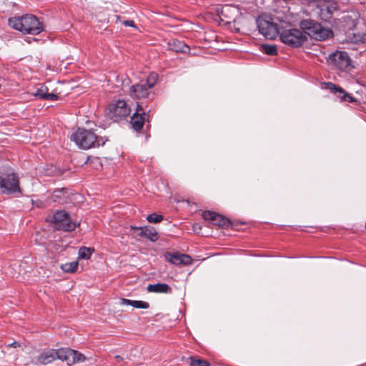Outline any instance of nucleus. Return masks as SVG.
<instances>
[{"mask_svg": "<svg viewBox=\"0 0 366 366\" xmlns=\"http://www.w3.org/2000/svg\"><path fill=\"white\" fill-rule=\"evenodd\" d=\"M9 25L24 34L33 35L38 34L43 30V26L39 19L31 14L10 18Z\"/></svg>", "mask_w": 366, "mask_h": 366, "instance_id": "obj_1", "label": "nucleus"}, {"mask_svg": "<svg viewBox=\"0 0 366 366\" xmlns=\"http://www.w3.org/2000/svg\"><path fill=\"white\" fill-rule=\"evenodd\" d=\"M278 18L285 19V15L284 16H275L274 17L268 15L259 16L256 19L259 32L267 39H274L279 35L280 26L282 24H287V22L281 21Z\"/></svg>", "mask_w": 366, "mask_h": 366, "instance_id": "obj_2", "label": "nucleus"}, {"mask_svg": "<svg viewBox=\"0 0 366 366\" xmlns=\"http://www.w3.org/2000/svg\"><path fill=\"white\" fill-rule=\"evenodd\" d=\"M70 139L82 149L103 146L107 141L104 137H98L92 130L80 128L71 135Z\"/></svg>", "mask_w": 366, "mask_h": 366, "instance_id": "obj_3", "label": "nucleus"}, {"mask_svg": "<svg viewBox=\"0 0 366 366\" xmlns=\"http://www.w3.org/2000/svg\"><path fill=\"white\" fill-rule=\"evenodd\" d=\"M292 24H282L279 33L282 43L291 47L297 48L302 46L307 40V36L298 29L291 28Z\"/></svg>", "mask_w": 366, "mask_h": 366, "instance_id": "obj_4", "label": "nucleus"}, {"mask_svg": "<svg viewBox=\"0 0 366 366\" xmlns=\"http://www.w3.org/2000/svg\"><path fill=\"white\" fill-rule=\"evenodd\" d=\"M56 360L65 361L68 365H71L84 361L86 357L83 354L71 349L47 350V364Z\"/></svg>", "mask_w": 366, "mask_h": 366, "instance_id": "obj_5", "label": "nucleus"}, {"mask_svg": "<svg viewBox=\"0 0 366 366\" xmlns=\"http://www.w3.org/2000/svg\"><path fill=\"white\" fill-rule=\"evenodd\" d=\"M314 4L315 13L324 21H330L338 9L337 2L335 0H316Z\"/></svg>", "mask_w": 366, "mask_h": 366, "instance_id": "obj_6", "label": "nucleus"}, {"mask_svg": "<svg viewBox=\"0 0 366 366\" xmlns=\"http://www.w3.org/2000/svg\"><path fill=\"white\" fill-rule=\"evenodd\" d=\"M130 108L124 100H117L111 103L107 111L108 117L114 122H119L130 114Z\"/></svg>", "mask_w": 366, "mask_h": 366, "instance_id": "obj_7", "label": "nucleus"}, {"mask_svg": "<svg viewBox=\"0 0 366 366\" xmlns=\"http://www.w3.org/2000/svg\"><path fill=\"white\" fill-rule=\"evenodd\" d=\"M308 16V14L302 10L297 13H293L288 9L287 13L285 14V19L278 18L281 21L287 22L289 24H298L302 31H307L311 26L314 25L316 22L312 19H304V15Z\"/></svg>", "mask_w": 366, "mask_h": 366, "instance_id": "obj_8", "label": "nucleus"}, {"mask_svg": "<svg viewBox=\"0 0 366 366\" xmlns=\"http://www.w3.org/2000/svg\"><path fill=\"white\" fill-rule=\"evenodd\" d=\"M328 62L340 71H350L353 68L347 52L336 51L329 55Z\"/></svg>", "mask_w": 366, "mask_h": 366, "instance_id": "obj_9", "label": "nucleus"}, {"mask_svg": "<svg viewBox=\"0 0 366 366\" xmlns=\"http://www.w3.org/2000/svg\"><path fill=\"white\" fill-rule=\"evenodd\" d=\"M53 223L57 230L71 232L76 229L77 224L73 222L69 214L64 210H58L53 215Z\"/></svg>", "mask_w": 366, "mask_h": 366, "instance_id": "obj_10", "label": "nucleus"}, {"mask_svg": "<svg viewBox=\"0 0 366 366\" xmlns=\"http://www.w3.org/2000/svg\"><path fill=\"white\" fill-rule=\"evenodd\" d=\"M0 187L6 194L20 192L18 177L14 173L0 172Z\"/></svg>", "mask_w": 366, "mask_h": 366, "instance_id": "obj_11", "label": "nucleus"}, {"mask_svg": "<svg viewBox=\"0 0 366 366\" xmlns=\"http://www.w3.org/2000/svg\"><path fill=\"white\" fill-rule=\"evenodd\" d=\"M305 33L311 38L318 41L325 40L332 34L330 29L323 28L322 25L317 21Z\"/></svg>", "mask_w": 366, "mask_h": 366, "instance_id": "obj_12", "label": "nucleus"}, {"mask_svg": "<svg viewBox=\"0 0 366 366\" xmlns=\"http://www.w3.org/2000/svg\"><path fill=\"white\" fill-rule=\"evenodd\" d=\"M164 257L167 262L177 266L189 265L192 262V259L190 256L177 252H167L164 253Z\"/></svg>", "mask_w": 366, "mask_h": 366, "instance_id": "obj_13", "label": "nucleus"}, {"mask_svg": "<svg viewBox=\"0 0 366 366\" xmlns=\"http://www.w3.org/2000/svg\"><path fill=\"white\" fill-rule=\"evenodd\" d=\"M148 115V113L146 112L142 105L138 103L137 104L136 112L131 117L130 123L132 128L136 131L141 130L145 122V117Z\"/></svg>", "mask_w": 366, "mask_h": 366, "instance_id": "obj_14", "label": "nucleus"}, {"mask_svg": "<svg viewBox=\"0 0 366 366\" xmlns=\"http://www.w3.org/2000/svg\"><path fill=\"white\" fill-rule=\"evenodd\" d=\"M326 88L332 93L337 94V97L340 99L341 102H347L351 103L359 104L360 102L353 97L350 96L345 89L337 86L332 82L325 83Z\"/></svg>", "mask_w": 366, "mask_h": 366, "instance_id": "obj_15", "label": "nucleus"}, {"mask_svg": "<svg viewBox=\"0 0 366 366\" xmlns=\"http://www.w3.org/2000/svg\"><path fill=\"white\" fill-rule=\"evenodd\" d=\"M202 217L204 220L210 221L213 224L219 227H228L230 224L229 219L214 212L204 211L202 213Z\"/></svg>", "mask_w": 366, "mask_h": 366, "instance_id": "obj_16", "label": "nucleus"}, {"mask_svg": "<svg viewBox=\"0 0 366 366\" xmlns=\"http://www.w3.org/2000/svg\"><path fill=\"white\" fill-rule=\"evenodd\" d=\"M131 229L138 231L137 235L141 237H146L151 242H156L158 239V233L156 229L151 226L134 227L131 226Z\"/></svg>", "mask_w": 366, "mask_h": 366, "instance_id": "obj_17", "label": "nucleus"}, {"mask_svg": "<svg viewBox=\"0 0 366 366\" xmlns=\"http://www.w3.org/2000/svg\"><path fill=\"white\" fill-rule=\"evenodd\" d=\"M129 94L133 99H144L150 94V89L144 83L136 84L131 86Z\"/></svg>", "mask_w": 366, "mask_h": 366, "instance_id": "obj_18", "label": "nucleus"}, {"mask_svg": "<svg viewBox=\"0 0 366 366\" xmlns=\"http://www.w3.org/2000/svg\"><path fill=\"white\" fill-rule=\"evenodd\" d=\"M360 15L357 12H352L343 17V27L346 31H353L357 26Z\"/></svg>", "mask_w": 366, "mask_h": 366, "instance_id": "obj_19", "label": "nucleus"}, {"mask_svg": "<svg viewBox=\"0 0 366 366\" xmlns=\"http://www.w3.org/2000/svg\"><path fill=\"white\" fill-rule=\"evenodd\" d=\"M237 11V9L234 6L224 5L222 7L219 16L222 21H225L227 23H229L231 21L234 20Z\"/></svg>", "mask_w": 366, "mask_h": 366, "instance_id": "obj_20", "label": "nucleus"}, {"mask_svg": "<svg viewBox=\"0 0 366 366\" xmlns=\"http://www.w3.org/2000/svg\"><path fill=\"white\" fill-rule=\"evenodd\" d=\"M168 46L170 50L176 53H187L190 50L189 46L177 39H172L169 41Z\"/></svg>", "mask_w": 366, "mask_h": 366, "instance_id": "obj_21", "label": "nucleus"}, {"mask_svg": "<svg viewBox=\"0 0 366 366\" xmlns=\"http://www.w3.org/2000/svg\"><path fill=\"white\" fill-rule=\"evenodd\" d=\"M121 305H130L134 308L137 309H147L149 307V304L147 302L142 300H132L129 299L122 298L120 300Z\"/></svg>", "mask_w": 366, "mask_h": 366, "instance_id": "obj_22", "label": "nucleus"}, {"mask_svg": "<svg viewBox=\"0 0 366 366\" xmlns=\"http://www.w3.org/2000/svg\"><path fill=\"white\" fill-rule=\"evenodd\" d=\"M171 290L170 287L165 283H157L147 286V291L149 292L170 293Z\"/></svg>", "mask_w": 366, "mask_h": 366, "instance_id": "obj_23", "label": "nucleus"}, {"mask_svg": "<svg viewBox=\"0 0 366 366\" xmlns=\"http://www.w3.org/2000/svg\"><path fill=\"white\" fill-rule=\"evenodd\" d=\"M65 193L64 189H58L53 192L50 198L54 202L63 203L64 202Z\"/></svg>", "mask_w": 366, "mask_h": 366, "instance_id": "obj_24", "label": "nucleus"}, {"mask_svg": "<svg viewBox=\"0 0 366 366\" xmlns=\"http://www.w3.org/2000/svg\"><path fill=\"white\" fill-rule=\"evenodd\" d=\"M94 251L93 248L81 247L78 252V259H89Z\"/></svg>", "mask_w": 366, "mask_h": 366, "instance_id": "obj_25", "label": "nucleus"}, {"mask_svg": "<svg viewBox=\"0 0 366 366\" xmlns=\"http://www.w3.org/2000/svg\"><path fill=\"white\" fill-rule=\"evenodd\" d=\"M78 265H79L78 261L75 260V261H72L71 262H66L65 264H62L61 265V269L64 272L73 273L77 269Z\"/></svg>", "mask_w": 366, "mask_h": 366, "instance_id": "obj_26", "label": "nucleus"}, {"mask_svg": "<svg viewBox=\"0 0 366 366\" xmlns=\"http://www.w3.org/2000/svg\"><path fill=\"white\" fill-rule=\"evenodd\" d=\"M261 51L270 56H274L277 54V46L275 45L272 44H262L260 47Z\"/></svg>", "mask_w": 366, "mask_h": 366, "instance_id": "obj_27", "label": "nucleus"}, {"mask_svg": "<svg viewBox=\"0 0 366 366\" xmlns=\"http://www.w3.org/2000/svg\"><path fill=\"white\" fill-rule=\"evenodd\" d=\"M157 79H158L157 74L154 73V72H152L149 74L146 81L144 84L151 89L157 83Z\"/></svg>", "mask_w": 366, "mask_h": 366, "instance_id": "obj_28", "label": "nucleus"}, {"mask_svg": "<svg viewBox=\"0 0 366 366\" xmlns=\"http://www.w3.org/2000/svg\"><path fill=\"white\" fill-rule=\"evenodd\" d=\"M190 366H210V364L206 360L190 357Z\"/></svg>", "mask_w": 366, "mask_h": 366, "instance_id": "obj_29", "label": "nucleus"}, {"mask_svg": "<svg viewBox=\"0 0 366 366\" xmlns=\"http://www.w3.org/2000/svg\"><path fill=\"white\" fill-rule=\"evenodd\" d=\"M163 219L162 215L157 214L155 213L149 214L147 217V220L150 223H159Z\"/></svg>", "mask_w": 366, "mask_h": 366, "instance_id": "obj_30", "label": "nucleus"}, {"mask_svg": "<svg viewBox=\"0 0 366 366\" xmlns=\"http://www.w3.org/2000/svg\"><path fill=\"white\" fill-rule=\"evenodd\" d=\"M61 174V171L56 167L53 165H51L50 168L47 167V175L60 176Z\"/></svg>", "mask_w": 366, "mask_h": 366, "instance_id": "obj_31", "label": "nucleus"}, {"mask_svg": "<svg viewBox=\"0 0 366 366\" xmlns=\"http://www.w3.org/2000/svg\"><path fill=\"white\" fill-rule=\"evenodd\" d=\"M34 241L36 243L43 245L45 243V238L43 237V235L41 234L40 232H36L34 236Z\"/></svg>", "mask_w": 366, "mask_h": 366, "instance_id": "obj_32", "label": "nucleus"}, {"mask_svg": "<svg viewBox=\"0 0 366 366\" xmlns=\"http://www.w3.org/2000/svg\"><path fill=\"white\" fill-rule=\"evenodd\" d=\"M59 96L54 93H48L47 92V101H56L59 99Z\"/></svg>", "mask_w": 366, "mask_h": 366, "instance_id": "obj_33", "label": "nucleus"}, {"mask_svg": "<svg viewBox=\"0 0 366 366\" xmlns=\"http://www.w3.org/2000/svg\"><path fill=\"white\" fill-rule=\"evenodd\" d=\"M35 95L39 97L40 99H46V92H44L41 89L38 90Z\"/></svg>", "mask_w": 366, "mask_h": 366, "instance_id": "obj_34", "label": "nucleus"}, {"mask_svg": "<svg viewBox=\"0 0 366 366\" xmlns=\"http://www.w3.org/2000/svg\"><path fill=\"white\" fill-rule=\"evenodd\" d=\"M123 24L127 26L135 27L134 22L132 20L124 21Z\"/></svg>", "mask_w": 366, "mask_h": 366, "instance_id": "obj_35", "label": "nucleus"}, {"mask_svg": "<svg viewBox=\"0 0 366 366\" xmlns=\"http://www.w3.org/2000/svg\"><path fill=\"white\" fill-rule=\"evenodd\" d=\"M9 346H12L14 347H19L20 344L18 342H14L9 345Z\"/></svg>", "mask_w": 366, "mask_h": 366, "instance_id": "obj_36", "label": "nucleus"}, {"mask_svg": "<svg viewBox=\"0 0 366 366\" xmlns=\"http://www.w3.org/2000/svg\"><path fill=\"white\" fill-rule=\"evenodd\" d=\"M115 358L117 359V362H119L123 360V358L119 355L115 356Z\"/></svg>", "mask_w": 366, "mask_h": 366, "instance_id": "obj_37", "label": "nucleus"}]
</instances>
